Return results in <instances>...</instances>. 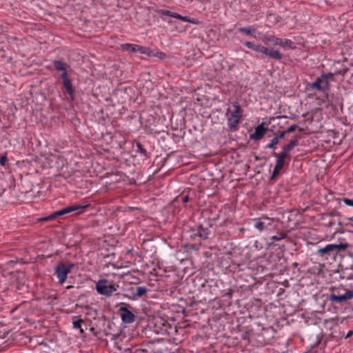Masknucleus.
<instances>
[{
    "label": "nucleus",
    "instance_id": "15",
    "mask_svg": "<svg viewBox=\"0 0 353 353\" xmlns=\"http://www.w3.org/2000/svg\"><path fill=\"white\" fill-rule=\"evenodd\" d=\"M54 66L57 71L61 72L60 77H61V79L68 77L65 68V64L63 62L61 61H55L54 62Z\"/></svg>",
    "mask_w": 353,
    "mask_h": 353
},
{
    "label": "nucleus",
    "instance_id": "14",
    "mask_svg": "<svg viewBox=\"0 0 353 353\" xmlns=\"http://www.w3.org/2000/svg\"><path fill=\"white\" fill-rule=\"evenodd\" d=\"M267 129L264 128L263 123H262L255 128L254 133L250 134V139L259 140L263 137Z\"/></svg>",
    "mask_w": 353,
    "mask_h": 353
},
{
    "label": "nucleus",
    "instance_id": "11",
    "mask_svg": "<svg viewBox=\"0 0 353 353\" xmlns=\"http://www.w3.org/2000/svg\"><path fill=\"white\" fill-rule=\"evenodd\" d=\"M330 299L332 301L336 303H342L350 300L353 299V290L346 291L343 295L332 294Z\"/></svg>",
    "mask_w": 353,
    "mask_h": 353
},
{
    "label": "nucleus",
    "instance_id": "9",
    "mask_svg": "<svg viewBox=\"0 0 353 353\" xmlns=\"http://www.w3.org/2000/svg\"><path fill=\"white\" fill-rule=\"evenodd\" d=\"M160 13L163 15L170 16L173 18H176V19H180L181 21H187V22H189V23H191L193 24H199V21L196 19L190 18L188 17H183L179 14H177L176 12H170L169 10H161Z\"/></svg>",
    "mask_w": 353,
    "mask_h": 353
},
{
    "label": "nucleus",
    "instance_id": "19",
    "mask_svg": "<svg viewBox=\"0 0 353 353\" xmlns=\"http://www.w3.org/2000/svg\"><path fill=\"white\" fill-rule=\"evenodd\" d=\"M297 144L298 140L294 139V140H292L288 144L285 145L283 148L288 152H290Z\"/></svg>",
    "mask_w": 353,
    "mask_h": 353
},
{
    "label": "nucleus",
    "instance_id": "10",
    "mask_svg": "<svg viewBox=\"0 0 353 353\" xmlns=\"http://www.w3.org/2000/svg\"><path fill=\"white\" fill-rule=\"evenodd\" d=\"M72 266H56L55 272L61 284H63L66 279L68 273L71 270Z\"/></svg>",
    "mask_w": 353,
    "mask_h": 353
},
{
    "label": "nucleus",
    "instance_id": "16",
    "mask_svg": "<svg viewBox=\"0 0 353 353\" xmlns=\"http://www.w3.org/2000/svg\"><path fill=\"white\" fill-rule=\"evenodd\" d=\"M63 79V84L65 87L67 92L69 94L71 99H74V90L72 87V84L68 77L62 78Z\"/></svg>",
    "mask_w": 353,
    "mask_h": 353
},
{
    "label": "nucleus",
    "instance_id": "29",
    "mask_svg": "<svg viewBox=\"0 0 353 353\" xmlns=\"http://www.w3.org/2000/svg\"><path fill=\"white\" fill-rule=\"evenodd\" d=\"M17 263H22L23 262L20 261H17Z\"/></svg>",
    "mask_w": 353,
    "mask_h": 353
},
{
    "label": "nucleus",
    "instance_id": "4",
    "mask_svg": "<svg viewBox=\"0 0 353 353\" xmlns=\"http://www.w3.org/2000/svg\"><path fill=\"white\" fill-rule=\"evenodd\" d=\"M334 76V74L332 72L323 74L316 78L315 81L310 85V88L321 92H325L329 90L330 87V81L332 79Z\"/></svg>",
    "mask_w": 353,
    "mask_h": 353
},
{
    "label": "nucleus",
    "instance_id": "17",
    "mask_svg": "<svg viewBox=\"0 0 353 353\" xmlns=\"http://www.w3.org/2000/svg\"><path fill=\"white\" fill-rule=\"evenodd\" d=\"M147 292V288L144 286L137 287L133 292V295L136 296H141L144 295Z\"/></svg>",
    "mask_w": 353,
    "mask_h": 353
},
{
    "label": "nucleus",
    "instance_id": "21",
    "mask_svg": "<svg viewBox=\"0 0 353 353\" xmlns=\"http://www.w3.org/2000/svg\"><path fill=\"white\" fill-rule=\"evenodd\" d=\"M82 323H83V320L82 319H78V320L74 321L73 323H72L74 328H75V329H80L81 330V332H83V330L81 329Z\"/></svg>",
    "mask_w": 353,
    "mask_h": 353
},
{
    "label": "nucleus",
    "instance_id": "18",
    "mask_svg": "<svg viewBox=\"0 0 353 353\" xmlns=\"http://www.w3.org/2000/svg\"><path fill=\"white\" fill-rule=\"evenodd\" d=\"M255 30H256V28L254 26L243 27V28H240L239 29V32H243L247 35L252 34L253 32H255Z\"/></svg>",
    "mask_w": 353,
    "mask_h": 353
},
{
    "label": "nucleus",
    "instance_id": "7",
    "mask_svg": "<svg viewBox=\"0 0 353 353\" xmlns=\"http://www.w3.org/2000/svg\"><path fill=\"white\" fill-rule=\"evenodd\" d=\"M121 47L123 50L129 51L130 52H139L141 54H145L148 57H153L156 55L153 51L150 50V48L137 44L123 43L121 46Z\"/></svg>",
    "mask_w": 353,
    "mask_h": 353
},
{
    "label": "nucleus",
    "instance_id": "26",
    "mask_svg": "<svg viewBox=\"0 0 353 353\" xmlns=\"http://www.w3.org/2000/svg\"><path fill=\"white\" fill-rule=\"evenodd\" d=\"M6 161H7V158H6V156H2L0 158V163H1V165H5Z\"/></svg>",
    "mask_w": 353,
    "mask_h": 353
},
{
    "label": "nucleus",
    "instance_id": "6",
    "mask_svg": "<svg viewBox=\"0 0 353 353\" xmlns=\"http://www.w3.org/2000/svg\"><path fill=\"white\" fill-rule=\"evenodd\" d=\"M88 205H71L65 208H63L60 210L56 211L51 214L45 216L41 219V221H47L50 220L54 219L56 217L59 216H62L68 213H70L77 210H81L85 208H86Z\"/></svg>",
    "mask_w": 353,
    "mask_h": 353
},
{
    "label": "nucleus",
    "instance_id": "28",
    "mask_svg": "<svg viewBox=\"0 0 353 353\" xmlns=\"http://www.w3.org/2000/svg\"><path fill=\"white\" fill-rule=\"evenodd\" d=\"M188 200H189V197H188V196H184V197L183 198V202H188Z\"/></svg>",
    "mask_w": 353,
    "mask_h": 353
},
{
    "label": "nucleus",
    "instance_id": "24",
    "mask_svg": "<svg viewBox=\"0 0 353 353\" xmlns=\"http://www.w3.org/2000/svg\"><path fill=\"white\" fill-rule=\"evenodd\" d=\"M343 201L346 205L353 207V199L345 198L343 199Z\"/></svg>",
    "mask_w": 353,
    "mask_h": 353
},
{
    "label": "nucleus",
    "instance_id": "25",
    "mask_svg": "<svg viewBox=\"0 0 353 353\" xmlns=\"http://www.w3.org/2000/svg\"><path fill=\"white\" fill-rule=\"evenodd\" d=\"M288 154L289 152H288L285 150L283 148L281 153L279 154L278 157H282L285 160V157L288 155Z\"/></svg>",
    "mask_w": 353,
    "mask_h": 353
},
{
    "label": "nucleus",
    "instance_id": "22",
    "mask_svg": "<svg viewBox=\"0 0 353 353\" xmlns=\"http://www.w3.org/2000/svg\"><path fill=\"white\" fill-rule=\"evenodd\" d=\"M286 237V235L284 233H279L277 235L272 236L271 239L272 241H280L284 239Z\"/></svg>",
    "mask_w": 353,
    "mask_h": 353
},
{
    "label": "nucleus",
    "instance_id": "23",
    "mask_svg": "<svg viewBox=\"0 0 353 353\" xmlns=\"http://www.w3.org/2000/svg\"><path fill=\"white\" fill-rule=\"evenodd\" d=\"M279 143V140L277 137L273 138L270 143L268 145V148H274L275 145H277Z\"/></svg>",
    "mask_w": 353,
    "mask_h": 353
},
{
    "label": "nucleus",
    "instance_id": "2",
    "mask_svg": "<svg viewBox=\"0 0 353 353\" xmlns=\"http://www.w3.org/2000/svg\"><path fill=\"white\" fill-rule=\"evenodd\" d=\"M245 46L247 48L254 50L255 52L262 53L269 57L272 59L280 60L282 59V54L277 50H274L273 48H269L265 47L261 44H254L250 41H247L243 43Z\"/></svg>",
    "mask_w": 353,
    "mask_h": 353
},
{
    "label": "nucleus",
    "instance_id": "12",
    "mask_svg": "<svg viewBox=\"0 0 353 353\" xmlns=\"http://www.w3.org/2000/svg\"><path fill=\"white\" fill-rule=\"evenodd\" d=\"M254 228L259 231H263L267 225H270L272 219L263 216L259 219H255Z\"/></svg>",
    "mask_w": 353,
    "mask_h": 353
},
{
    "label": "nucleus",
    "instance_id": "13",
    "mask_svg": "<svg viewBox=\"0 0 353 353\" xmlns=\"http://www.w3.org/2000/svg\"><path fill=\"white\" fill-rule=\"evenodd\" d=\"M121 318L123 323H131L134 321V315L126 307H121Z\"/></svg>",
    "mask_w": 353,
    "mask_h": 353
},
{
    "label": "nucleus",
    "instance_id": "3",
    "mask_svg": "<svg viewBox=\"0 0 353 353\" xmlns=\"http://www.w3.org/2000/svg\"><path fill=\"white\" fill-rule=\"evenodd\" d=\"M262 41L265 44L271 43L274 46H279L285 50H293L296 48L295 43L290 39L276 37L274 35H264L262 37Z\"/></svg>",
    "mask_w": 353,
    "mask_h": 353
},
{
    "label": "nucleus",
    "instance_id": "1",
    "mask_svg": "<svg viewBox=\"0 0 353 353\" xmlns=\"http://www.w3.org/2000/svg\"><path fill=\"white\" fill-rule=\"evenodd\" d=\"M225 116L229 128L236 129L242 117V110L238 102L234 101L228 106Z\"/></svg>",
    "mask_w": 353,
    "mask_h": 353
},
{
    "label": "nucleus",
    "instance_id": "8",
    "mask_svg": "<svg viewBox=\"0 0 353 353\" xmlns=\"http://www.w3.org/2000/svg\"><path fill=\"white\" fill-rule=\"evenodd\" d=\"M348 247V243H339V244H328L323 248H319L318 252L321 255L325 254H331L336 252L339 250H345Z\"/></svg>",
    "mask_w": 353,
    "mask_h": 353
},
{
    "label": "nucleus",
    "instance_id": "5",
    "mask_svg": "<svg viewBox=\"0 0 353 353\" xmlns=\"http://www.w3.org/2000/svg\"><path fill=\"white\" fill-rule=\"evenodd\" d=\"M117 289V285L109 283L105 279H100L96 283V290L101 295L111 296Z\"/></svg>",
    "mask_w": 353,
    "mask_h": 353
},
{
    "label": "nucleus",
    "instance_id": "20",
    "mask_svg": "<svg viewBox=\"0 0 353 353\" xmlns=\"http://www.w3.org/2000/svg\"><path fill=\"white\" fill-rule=\"evenodd\" d=\"M285 160L282 157H278L276 159L275 168L276 170H281L284 165Z\"/></svg>",
    "mask_w": 353,
    "mask_h": 353
},
{
    "label": "nucleus",
    "instance_id": "27",
    "mask_svg": "<svg viewBox=\"0 0 353 353\" xmlns=\"http://www.w3.org/2000/svg\"><path fill=\"white\" fill-rule=\"evenodd\" d=\"M279 171H280V170H276V168L274 167V170H273V173H272L273 176H275V175L278 174Z\"/></svg>",
    "mask_w": 353,
    "mask_h": 353
}]
</instances>
